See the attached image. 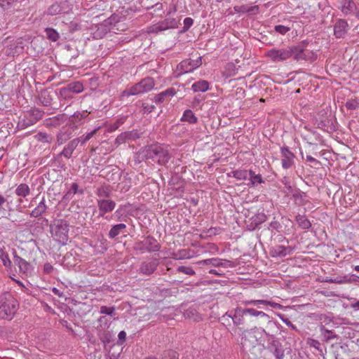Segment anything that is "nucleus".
Listing matches in <instances>:
<instances>
[{"instance_id": "obj_1", "label": "nucleus", "mask_w": 359, "mask_h": 359, "mask_svg": "<svg viewBox=\"0 0 359 359\" xmlns=\"http://www.w3.org/2000/svg\"><path fill=\"white\" fill-rule=\"evenodd\" d=\"M19 307L18 301L10 292L0 294V318L11 320L16 313Z\"/></svg>"}, {"instance_id": "obj_2", "label": "nucleus", "mask_w": 359, "mask_h": 359, "mask_svg": "<svg viewBox=\"0 0 359 359\" xmlns=\"http://www.w3.org/2000/svg\"><path fill=\"white\" fill-rule=\"evenodd\" d=\"M50 233L58 243L65 245L69 240V223L64 219H57L50 225Z\"/></svg>"}, {"instance_id": "obj_3", "label": "nucleus", "mask_w": 359, "mask_h": 359, "mask_svg": "<svg viewBox=\"0 0 359 359\" xmlns=\"http://www.w3.org/2000/svg\"><path fill=\"white\" fill-rule=\"evenodd\" d=\"M280 325L273 320H269L265 328L257 327L251 330L250 334H253L255 337L262 338L263 335L266 337V341L276 339V336L280 334Z\"/></svg>"}, {"instance_id": "obj_4", "label": "nucleus", "mask_w": 359, "mask_h": 359, "mask_svg": "<svg viewBox=\"0 0 359 359\" xmlns=\"http://www.w3.org/2000/svg\"><path fill=\"white\" fill-rule=\"evenodd\" d=\"M147 159H151L159 165H165L170 158L168 150L158 144L151 145L146 151Z\"/></svg>"}, {"instance_id": "obj_5", "label": "nucleus", "mask_w": 359, "mask_h": 359, "mask_svg": "<svg viewBox=\"0 0 359 359\" xmlns=\"http://www.w3.org/2000/svg\"><path fill=\"white\" fill-rule=\"evenodd\" d=\"M133 249L135 251H140L142 253L156 252L161 249V245L158 241L152 236H146L143 241H137L135 243Z\"/></svg>"}, {"instance_id": "obj_6", "label": "nucleus", "mask_w": 359, "mask_h": 359, "mask_svg": "<svg viewBox=\"0 0 359 359\" xmlns=\"http://www.w3.org/2000/svg\"><path fill=\"white\" fill-rule=\"evenodd\" d=\"M154 79L148 76L142 79L140 82L125 90L123 93L127 95H136L150 91L154 88Z\"/></svg>"}, {"instance_id": "obj_7", "label": "nucleus", "mask_w": 359, "mask_h": 359, "mask_svg": "<svg viewBox=\"0 0 359 359\" xmlns=\"http://www.w3.org/2000/svg\"><path fill=\"white\" fill-rule=\"evenodd\" d=\"M44 112L39 108H33L25 112L24 118L18 123V127L20 129H25L35 124L42 118Z\"/></svg>"}, {"instance_id": "obj_8", "label": "nucleus", "mask_w": 359, "mask_h": 359, "mask_svg": "<svg viewBox=\"0 0 359 359\" xmlns=\"http://www.w3.org/2000/svg\"><path fill=\"white\" fill-rule=\"evenodd\" d=\"M266 55L274 62H283L292 57L294 60V53L291 46L280 49H271L266 53Z\"/></svg>"}, {"instance_id": "obj_9", "label": "nucleus", "mask_w": 359, "mask_h": 359, "mask_svg": "<svg viewBox=\"0 0 359 359\" xmlns=\"http://www.w3.org/2000/svg\"><path fill=\"white\" fill-rule=\"evenodd\" d=\"M308 44L309 42L304 40L296 46H291V48H292V50L294 53V60H307L311 57V55H314L313 53L306 49V47Z\"/></svg>"}, {"instance_id": "obj_10", "label": "nucleus", "mask_w": 359, "mask_h": 359, "mask_svg": "<svg viewBox=\"0 0 359 359\" xmlns=\"http://www.w3.org/2000/svg\"><path fill=\"white\" fill-rule=\"evenodd\" d=\"M112 19L109 18L102 23L97 25L93 29L92 33L93 38L95 39H102L108 32L111 30Z\"/></svg>"}, {"instance_id": "obj_11", "label": "nucleus", "mask_w": 359, "mask_h": 359, "mask_svg": "<svg viewBox=\"0 0 359 359\" xmlns=\"http://www.w3.org/2000/svg\"><path fill=\"white\" fill-rule=\"evenodd\" d=\"M57 96L56 90L53 88H45L41 90L39 100L43 107H51L53 100Z\"/></svg>"}, {"instance_id": "obj_12", "label": "nucleus", "mask_w": 359, "mask_h": 359, "mask_svg": "<svg viewBox=\"0 0 359 359\" xmlns=\"http://www.w3.org/2000/svg\"><path fill=\"white\" fill-rule=\"evenodd\" d=\"M13 262L15 266L18 267L20 273L27 276L32 273L31 264L18 256L15 250H13Z\"/></svg>"}, {"instance_id": "obj_13", "label": "nucleus", "mask_w": 359, "mask_h": 359, "mask_svg": "<svg viewBox=\"0 0 359 359\" xmlns=\"http://www.w3.org/2000/svg\"><path fill=\"white\" fill-rule=\"evenodd\" d=\"M349 25L344 19H337L333 25L334 36L337 39H344L348 33Z\"/></svg>"}, {"instance_id": "obj_14", "label": "nucleus", "mask_w": 359, "mask_h": 359, "mask_svg": "<svg viewBox=\"0 0 359 359\" xmlns=\"http://www.w3.org/2000/svg\"><path fill=\"white\" fill-rule=\"evenodd\" d=\"M97 205L99 210V216L104 217L105 214L112 212L116 207V202L109 199H97Z\"/></svg>"}, {"instance_id": "obj_15", "label": "nucleus", "mask_w": 359, "mask_h": 359, "mask_svg": "<svg viewBox=\"0 0 359 359\" xmlns=\"http://www.w3.org/2000/svg\"><path fill=\"white\" fill-rule=\"evenodd\" d=\"M202 65V57L199 56L196 60L187 59L182 61L180 64V69L183 73L194 71Z\"/></svg>"}, {"instance_id": "obj_16", "label": "nucleus", "mask_w": 359, "mask_h": 359, "mask_svg": "<svg viewBox=\"0 0 359 359\" xmlns=\"http://www.w3.org/2000/svg\"><path fill=\"white\" fill-rule=\"evenodd\" d=\"M267 349L270 351L276 359H283L285 354V350L282 344L277 339L267 342Z\"/></svg>"}, {"instance_id": "obj_17", "label": "nucleus", "mask_w": 359, "mask_h": 359, "mask_svg": "<svg viewBox=\"0 0 359 359\" xmlns=\"http://www.w3.org/2000/svg\"><path fill=\"white\" fill-rule=\"evenodd\" d=\"M294 249V248L291 246L277 245L270 248L269 253L273 257H284L292 254Z\"/></svg>"}, {"instance_id": "obj_18", "label": "nucleus", "mask_w": 359, "mask_h": 359, "mask_svg": "<svg viewBox=\"0 0 359 359\" xmlns=\"http://www.w3.org/2000/svg\"><path fill=\"white\" fill-rule=\"evenodd\" d=\"M282 155V166L285 169H288L294 164V154L287 147L280 148Z\"/></svg>"}, {"instance_id": "obj_19", "label": "nucleus", "mask_w": 359, "mask_h": 359, "mask_svg": "<svg viewBox=\"0 0 359 359\" xmlns=\"http://www.w3.org/2000/svg\"><path fill=\"white\" fill-rule=\"evenodd\" d=\"M73 129L69 126H63L57 134V143L58 145L65 144L73 136Z\"/></svg>"}, {"instance_id": "obj_20", "label": "nucleus", "mask_w": 359, "mask_h": 359, "mask_svg": "<svg viewBox=\"0 0 359 359\" xmlns=\"http://www.w3.org/2000/svg\"><path fill=\"white\" fill-rule=\"evenodd\" d=\"M90 112L88 111H83L81 112L76 111L73 115L69 117V124L72 128H77L79 125L83 122V120L86 118Z\"/></svg>"}, {"instance_id": "obj_21", "label": "nucleus", "mask_w": 359, "mask_h": 359, "mask_svg": "<svg viewBox=\"0 0 359 359\" xmlns=\"http://www.w3.org/2000/svg\"><path fill=\"white\" fill-rule=\"evenodd\" d=\"M243 309L240 307L236 308L234 310L226 312V316L231 318L235 325H241L244 323Z\"/></svg>"}, {"instance_id": "obj_22", "label": "nucleus", "mask_w": 359, "mask_h": 359, "mask_svg": "<svg viewBox=\"0 0 359 359\" xmlns=\"http://www.w3.org/2000/svg\"><path fill=\"white\" fill-rule=\"evenodd\" d=\"M79 142L80 138L73 139L64 147L63 150L60 152L59 156H64L67 159L70 158Z\"/></svg>"}, {"instance_id": "obj_23", "label": "nucleus", "mask_w": 359, "mask_h": 359, "mask_svg": "<svg viewBox=\"0 0 359 359\" xmlns=\"http://www.w3.org/2000/svg\"><path fill=\"white\" fill-rule=\"evenodd\" d=\"M158 264L157 259L151 262H144L140 265V271L144 275H151L156 271Z\"/></svg>"}, {"instance_id": "obj_24", "label": "nucleus", "mask_w": 359, "mask_h": 359, "mask_svg": "<svg viewBox=\"0 0 359 359\" xmlns=\"http://www.w3.org/2000/svg\"><path fill=\"white\" fill-rule=\"evenodd\" d=\"M340 10L344 15L347 16L354 13L357 6L353 0H342Z\"/></svg>"}, {"instance_id": "obj_25", "label": "nucleus", "mask_w": 359, "mask_h": 359, "mask_svg": "<svg viewBox=\"0 0 359 359\" xmlns=\"http://www.w3.org/2000/svg\"><path fill=\"white\" fill-rule=\"evenodd\" d=\"M175 94H176V90H175V88H169L166 89L165 90H164V91L158 93V95H156L154 97V101L156 103H161L164 100H165V99L167 97H172Z\"/></svg>"}, {"instance_id": "obj_26", "label": "nucleus", "mask_w": 359, "mask_h": 359, "mask_svg": "<svg viewBox=\"0 0 359 359\" xmlns=\"http://www.w3.org/2000/svg\"><path fill=\"white\" fill-rule=\"evenodd\" d=\"M47 206L45 203L44 198H42L38 205L30 212V217L40 218V217L46 212Z\"/></svg>"}, {"instance_id": "obj_27", "label": "nucleus", "mask_w": 359, "mask_h": 359, "mask_svg": "<svg viewBox=\"0 0 359 359\" xmlns=\"http://www.w3.org/2000/svg\"><path fill=\"white\" fill-rule=\"evenodd\" d=\"M71 93H80L83 91L84 87L81 81H74L68 83L64 87Z\"/></svg>"}, {"instance_id": "obj_28", "label": "nucleus", "mask_w": 359, "mask_h": 359, "mask_svg": "<svg viewBox=\"0 0 359 359\" xmlns=\"http://www.w3.org/2000/svg\"><path fill=\"white\" fill-rule=\"evenodd\" d=\"M67 120V116L65 114H58L54 117L46 120L47 126L57 127Z\"/></svg>"}, {"instance_id": "obj_29", "label": "nucleus", "mask_w": 359, "mask_h": 359, "mask_svg": "<svg viewBox=\"0 0 359 359\" xmlns=\"http://www.w3.org/2000/svg\"><path fill=\"white\" fill-rule=\"evenodd\" d=\"M184 316L186 318L193 320L194 321H200L202 317L198 311L194 307H189L184 312Z\"/></svg>"}, {"instance_id": "obj_30", "label": "nucleus", "mask_w": 359, "mask_h": 359, "mask_svg": "<svg viewBox=\"0 0 359 359\" xmlns=\"http://www.w3.org/2000/svg\"><path fill=\"white\" fill-rule=\"evenodd\" d=\"M250 174L249 170H236L227 173L228 177H234L238 180H246Z\"/></svg>"}, {"instance_id": "obj_31", "label": "nucleus", "mask_w": 359, "mask_h": 359, "mask_svg": "<svg viewBox=\"0 0 359 359\" xmlns=\"http://www.w3.org/2000/svg\"><path fill=\"white\" fill-rule=\"evenodd\" d=\"M320 330L321 335L323 337V340L326 342L338 338V335H337L333 331L326 329L323 325L320 326Z\"/></svg>"}, {"instance_id": "obj_32", "label": "nucleus", "mask_w": 359, "mask_h": 359, "mask_svg": "<svg viewBox=\"0 0 359 359\" xmlns=\"http://www.w3.org/2000/svg\"><path fill=\"white\" fill-rule=\"evenodd\" d=\"M296 222L299 226L302 229L306 230L311 226V223L304 215H297L296 216Z\"/></svg>"}, {"instance_id": "obj_33", "label": "nucleus", "mask_w": 359, "mask_h": 359, "mask_svg": "<svg viewBox=\"0 0 359 359\" xmlns=\"http://www.w3.org/2000/svg\"><path fill=\"white\" fill-rule=\"evenodd\" d=\"M126 228V225L125 224H117L114 225L109 231L108 236L109 238H114Z\"/></svg>"}, {"instance_id": "obj_34", "label": "nucleus", "mask_w": 359, "mask_h": 359, "mask_svg": "<svg viewBox=\"0 0 359 359\" xmlns=\"http://www.w3.org/2000/svg\"><path fill=\"white\" fill-rule=\"evenodd\" d=\"M291 194L296 204L299 205H303L305 204L304 197L306 196V193L301 191L299 189H296Z\"/></svg>"}, {"instance_id": "obj_35", "label": "nucleus", "mask_w": 359, "mask_h": 359, "mask_svg": "<svg viewBox=\"0 0 359 359\" xmlns=\"http://www.w3.org/2000/svg\"><path fill=\"white\" fill-rule=\"evenodd\" d=\"M98 199L109 198L111 196V190L108 186H101L95 191Z\"/></svg>"}, {"instance_id": "obj_36", "label": "nucleus", "mask_w": 359, "mask_h": 359, "mask_svg": "<svg viewBox=\"0 0 359 359\" xmlns=\"http://www.w3.org/2000/svg\"><path fill=\"white\" fill-rule=\"evenodd\" d=\"M44 32L46 38L53 42L57 41L60 38V34L52 27L46 28Z\"/></svg>"}, {"instance_id": "obj_37", "label": "nucleus", "mask_w": 359, "mask_h": 359, "mask_svg": "<svg viewBox=\"0 0 359 359\" xmlns=\"http://www.w3.org/2000/svg\"><path fill=\"white\" fill-rule=\"evenodd\" d=\"M191 88L194 92H205L209 88V83L207 81L201 80L194 83Z\"/></svg>"}, {"instance_id": "obj_38", "label": "nucleus", "mask_w": 359, "mask_h": 359, "mask_svg": "<svg viewBox=\"0 0 359 359\" xmlns=\"http://www.w3.org/2000/svg\"><path fill=\"white\" fill-rule=\"evenodd\" d=\"M15 194L18 196L25 198L30 194V189L27 184L22 183L15 189Z\"/></svg>"}, {"instance_id": "obj_39", "label": "nucleus", "mask_w": 359, "mask_h": 359, "mask_svg": "<svg viewBox=\"0 0 359 359\" xmlns=\"http://www.w3.org/2000/svg\"><path fill=\"white\" fill-rule=\"evenodd\" d=\"M0 260L2 262L3 265L8 270L12 267V262L11 261L8 255L6 252L2 247L0 246Z\"/></svg>"}, {"instance_id": "obj_40", "label": "nucleus", "mask_w": 359, "mask_h": 359, "mask_svg": "<svg viewBox=\"0 0 359 359\" xmlns=\"http://www.w3.org/2000/svg\"><path fill=\"white\" fill-rule=\"evenodd\" d=\"M181 121H187L189 123H196L198 121V118L191 109H187L184 111L182 117L181 118Z\"/></svg>"}, {"instance_id": "obj_41", "label": "nucleus", "mask_w": 359, "mask_h": 359, "mask_svg": "<svg viewBox=\"0 0 359 359\" xmlns=\"http://www.w3.org/2000/svg\"><path fill=\"white\" fill-rule=\"evenodd\" d=\"M160 22L164 30L176 28L178 24V22L175 18H166L163 21H160Z\"/></svg>"}, {"instance_id": "obj_42", "label": "nucleus", "mask_w": 359, "mask_h": 359, "mask_svg": "<svg viewBox=\"0 0 359 359\" xmlns=\"http://www.w3.org/2000/svg\"><path fill=\"white\" fill-rule=\"evenodd\" d=\"M243 311L245 315L249 314L251 316H260L263 318H269L268 314L265 313L263 311H259L252 308L243 309Z\"/></svg>"}, {"instance_id": "obj_43", "label": "nucleus", "mask_w": 359, "mask_h": 359, "mask_svg": "<svg viewBox=\"0 0 359 359\" xmlns=\"http://www.w3.org/2000/svg\"><path fill=\"white\" fill-rule=\"evenodd\" d=\"M249 172H250V174H249L248 175V179H250L251 183L253 185L264 182L260 174H256L254 171L251 170H249Z\"/></svg>"}, {"instance_id": "obj_44", "label": "nucleus", "mask_w": 359, "mask_h": 359, "mask_svg": "<svg viewBox=\"0 0 359 359\" xmlns=\"http://www.w3.org/2000/svg\"><path fill=\"white\" fill-rule=\"evenodd\" d=\"M35 137L37 140L43 143H50L53 140V137L50 135L41 132L37 133Z\"/></svg>"}, {"instance_id": "obj_45", "label": "nucleus", "mask_w": 359, "mask_h": 359, "mask_svg": "<svg viewBox=\"0 0 359 359\" xmlns=\"http://www.w3.org/2000/svg\"><path fill=\"white\" fill-rule=\"evenodd\" d=\"M238 68L233 62H229L226 65V78L233 76L236 74Z\"/></svg>"}, {"instance_id": "obj_46", "label": "nucleus", "mask_w": 359, "mask_h": 359, "mask_svg": "<svg viewBox=\"0 0 359 359\" xmlns=\"http://www.w3.org/2000/svg\"><path fill=\"white\" fill-rule=\"evenodd\" d=\"M163 31H165V30H164V29H163V26L161 24V22H158L156 24H154L153 25L148 27L147 32L148 34H158Z\"/></svg>"}, {"instance_id": "obj_47", "label": "nucleus", "mask_w": 359, "mask_h": 359, "mask_svg": "<svg viewBox=\"0 0 359 359\" xmlns=\"http://www.w3.org/2000/svg\"><path fill=\"white\" fill-rule=\"evenodd\" d=\"M133 135V132L128 131L118 135V137L115 140V143L116 144H121L126 142V140H128V137H130V135Z\"/></svg>"}, {"instance_id": "obj_48", "label": "nucleus", "mask_w": 359, "mask_h": 359, "mask_svg": "<svg viewBox=\"0 0 359 359\" xmlns=\"http://www.w3.org/2000/svg\"><path fill=\"white\" fill-rule=\"evenodd\" d=\"M61 12H62V8H61L60 6L57 3L52 4L48 8V11H47L48 14L50 15H55L60 13Z\"/></svg>"}, {"instance_id": "obj_49", "label": "nucleus", "mask_w": 359, "mask_h": 359, "mask_svg": "<svg viewBox=\"0 0 359 359\" xmlns=\"http://www.w3.org/2000/svg\"><path fill=\"white\" fill-rule=\"evenodd\" d=\"M346 107L349 110H354L359 108V100L358 99H351L345 104Z\"/></svg>"}, {"instance_id": "obj_50", "label": "nucleus", "mask_w": 359, "mask_h": 359, "mask_svg": "<svg viewBox=\"0 0 359 359\" xmlns=\"http://www.w3.org/2000/svg\"><path fill=\"white\" fill-rule=\"evenodd\" d=\"M206 264L212 265L219 268L223 265L222 259L218 258L208 259L203 261Z\"/></svg>"}, {"instance_id": "obj_51", "label": "nucleus", "mask_w": 359, "mask_h": 359, "mask_svg": "<svg viewBox=\"0 0 359 359\" xmlns=\"http://www.w3.org/2000/svg\"><path fill=\"white\" fill-rule=\"evenodd\" d=\"M179 354L173 350L164 351L162 359H177Z\"/></svg>"}, {"instance_id": "obj_52", "label": "nucleus", "mask_w": 359, "mask_h": 359, "mask_svg": "<svg viewBox=\"0 0 359 359\" xmlns=\"http://www.w3.org/2000/svg\"><path fill=\"white\" fill-rule=\"evenodd\" d=\"M100 312L102 314L113 316L115 315V308L114 306L108 307L106 306H102L100 307Z\"/></svg>"}, {"instance_id": "obj_53", "label": "nucleus", "mask_w": 359, "mask_h": 359, "mask_svg": "<svg viewBox=\"0 0 359 359\" xmlns=\"http://www.w3.org/2000/svg\"><path fill=\"white\" fill-rule=\"evenodd\" d=\"M60 97H61V99L65 100H70L73 98L72 93H69L64 87H62L60 89Z\"/></svg>"}, {"instance_id": "obj_54", "label": "nucleus", "mask_w": 359, "mask_h": 359, "mask_svg": "<svg viewBox=\"0 0 359 359\" xmlns=\"http://www.w3.org/2000/svg\"><path fill=\"white\" fill-rule=\"evenodd\" d=\"M269 229L276 230L279 233L283 231V225L277 220H273L269 224Z\"/></svg>"}, {"instance_id": "obj_55", "label": "nucleus", "mask_w": 359, "mask_h": 359, "mask_svg": "<svg viewBox=\"0 0 359 359\" xmlns=\"http://www.w3.org/2000/svg\"><path fill=\"white\" fill-rule=\"evenodd\" d=\"M348 281V280L346 276L342 277V278L337 277L335 278H329V279L325 280V282H327V283H338V284L345 283H347Z\"/></svg>"}, {"instance_id": "obj_56", "label": "nucleus", "mask_w": 359, "mask_h": 359, "mask_svg": "<svg viewBox=\"0 0 359 359\" xmlns=\"http://www.w3.org/2000/svg\"><path fill=\"white\" fill-rule=\"evenodd\" d=\"M177 271L191 276L195 274V271L190 266H180L177 268Z\"/></svg>"}, {"instance_id": "obj_57", "label": "nucleus", "mask_w": 359, "mask_h": 359, "mask_svg": "<svg viewBox=\"0 0 359 359\" xmlns=\"http://www.w3.org/2000/svg\"><path fill=\"white\" fill-rule=\"evenodd\" d=\"M243 303L245 306H248V305H255V306H256V305H258V304L268 305L269 301L268 300H264V299H258V300L245 301Z\"/></svg>"}, {"instance_id": "obj_58", "label": "nucleus", "mask_w": 359, "mask_h": 359, "mask_svg": "<svg viewBox=\"0 0 359 359\" xmlns=\"http://www.w3.org/2000/svg\"><path fill=\"white\" fill-rule=\"evenodd\" d=\"M130 203H128V205H120V207L118 208V209H117L115 212H114V215L117 218V220L118 221H121V217L123 216V210L127 208V207H130Z\"/></svg>"}, {"instance_id": "obj_59", "label": "nucleus", "mask_w": 359, "mask_h": 359, "mask_svg": "<svg viewBox=\"0 0 359 359\" xmlns=\"http://www.w3.org/2000/svg\"><path fill=\"white\" fill-rule=\"evenodd\" d=\"M193 23L194 20L191 18H186L184 20V27H182L181 32H186L187 31H188L191 26L193 25Z\"/></svg>"}, {"instance_id": "obj_60", "label": "nucleus", "mask_w": 359, "mask_h": 359, "mask_svg": "<svg viewBox=\"0 0 359 359\" xmlns=\"http://www.w3.org/2000/svg\"><path fill=\"white\" fill-rule=\"evenodd\" d=\"M266 217L264 213L258 214L255 216L254 219L255 225L257 226L258 224L263 223L266 221Z\"/></svg>"}, {"instance_id": "obj_61", "label": "nucleus", "mask_w": 359, "mask_h": 359, "mask_svg": "<svg viewBox=\"0 0 359 359\" xmlns=\"http://www.w3.org/2000/svg\"><path fill=\"white\" fill-rule=\"evenodd\" d=\"M126 118H120L116 120V121L111 125L110 126V131H114L116 130L121 125H122L125 122Z\"/></svg>"}, {"instance_id": "obj_62", "label": "nucleus", "mask_w": 359, "mask_h": 359, "mask_svg": "<svg viewBox=\"0 0 359 359\" xmlns=\"http://www.w3.org/2000/svg\"><path fill=\"white\" fill-rule=\"evenodd\" d=\"M274 29L276 32L283 35L290 30V28L284 25H279L275 26Z\"/></svg>"}, {"instance_id": "obj_63", "label": "nucleus", "mask_w": 359, "mask_h": 359, "mask_svg": "<svg viewBox=\"0 0 359 359\" xmlns=\"http://www.w3.org/2000/svg\"><path fill=\"white\" fill-rule=\"evenodd\" d=\"M18 0H0V6L3 9H8L10 8L11 4Z\"/></svg>"}, {"instance_id": "obj_64", "label": "nucleus", "mask_w": 359, "mask_h": 359, "mask_svg": "<svg viewBox=\"0 0 359 359\" xmlns=\"http://www.w3.org/2000/svg\"><path fill=\"white\" fill-rule=\"evenodd\" d=\"M142 110L144 113H150L151 112L155 107L152 104H149L147 103H143L142 104Z\"/></svg>"}]
</instances>
